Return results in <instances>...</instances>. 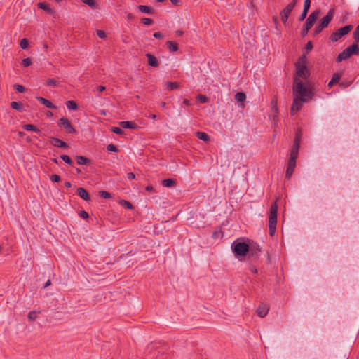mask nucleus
Returning <instances> with one entry per match:
<instances>
[{"instance_id":"nucleus-32","label":"nucleus","mask_w":359,"mask_h":359,"mask_svg":"<svg viewBox=\"0 0 359 359\" xmlns=\"http://www.w3.org/2000/svg\"><path fill=\"white\" fill-rule=\"evenodd\" d=\"M235 99L239 102H243L246 99V95L243 92H238L236 94Z\"/></svg>"},{"instance_id":"nucleus-51","label":"nucleus","mask_w":359,"mask_h":359,"mask_svg":"<svg viewBox=\"0 0 359 359\" xmlns=\"http://www.w3.org/2000/svg\"><path fill=\"white\" fill-rule=\"evenodd\" d=\"M97 34L99 36V38L105 39L107 38V34L103 30H97Z\"/></svg>"},{"instance_id":"nucleus-37","label":"nucleus","mask_w":359,"mask_h":359,"mask_svg":"<svg viewBox=\"0 0 359 359\" xmlns=\"http://www.w3.org/2000/svg\"><path fill=\"white\" fill-rule=\"evenodd\" d=\"M294 8V7L292 6V5L288 4L281 12L290 15Z\"/></svg>"},{"instance_id":"nucleus-8","label":"nucleus","mask_w":359,"mask_h":359,"mask_svg":"<svg viewBox=\"0 0 359 359\" xmlns=\"http://www.w3.org/2000/svg\"><path fill=\"white\" fill-rule=\"evenodd\" d=\"M58 126L60 127H63L67 133L72 134L76 133V129L72 125L69 120L66 117H62L60 119H59Z\"/></svg>"},{"instance_id":"nucleus-57","label":"nucleus","mask_w":359,"mask_h":359,"mask_svg":"<svg viewBox=\"0 0 359 359\" xmlns=\"http://www.w3.org/2000/svg\"><path fill=\"white\" fill-rule=\"evenodd\" d=\"M302 130L300 128H298L295 133V137L302 139Z\"/></svg>"},{"instance_id":"nucleus-28","label":"nucleus","mask_w":359,"mask_h":359,"mask_svg":"<svg viewBox=\"0 0 359 359\" xmlns=\"http://www.w3.org/2000/svg\"><path fill=\"white\" fill-rule=\"evenodd\" d=\"M38 6L39 8L47 11L48 13H53V9L49 6L48 4L44 2H40L38 4Z\"/></svg>"},{"instance_id":"nucleus-63","label":"nucleus","mask_w":359,"mask_h":359,"mask_svg":"<svg viewBox=\"0 0 359 359\" xmlns=\"http://www.w3.org/2000/svg\"><path fill=\"white\" fill-rule=\"evenodd\" d=\"M250 269L252 273H257V269L255 266H251Z\"/></svg>"},{"instance_id":"nucleus-60","label":"nucleus","mask_w":359,"mask_h":359,"mask_svg":"<svg viewBox=\"0 0 359 359\" xmlns=\"http://www.w3.org/2000/svg\"><path fill=\"white\" fill-rule=\"evenodd\" d=\"M96 89H97V90L99 93H102V92H103V91H104V90H105L106 88H105V86H97L96 87Z\"/></svg>"},{"instance_id":"nucleus-3","label":"nucleus","mask_w":359,"mask_h":359,"mask_svg":"<svg viewBox=\"0 0 359 359\" xmlns=\"http://www.w3.org/2000/svg\"><path fill=\"white\" fill-rule=\"evenodd\" d=\"M276 199L271 205L269 215V235L273 236L276 230L277 224V213H278V204Z\"/></svg>"},{"instance_id":"nucleus-55","label":"nucleus","mask_w":359,"mask_h":359,"mask_svg":"<svg viewBox=\"0 0 359 359\" xmlns=\"http://www.w3.org/2000/svg\"><path fill=\"white\" fill-rule=\"evenodd\" d=\"M79 216L84 219H88L89 217L88 213L85 210L80 211Z\"/></svg>"},{"instance_id":"nucleus-24","label":"nucleus","mask_w":359,"mask_h":359,"mask_svg":"<svg viewBox=\"0 0 359 359\" xmlns=\"http://www.w3.org/2000/svg\"><path fill=\"white\" fill-rule=\"evenodd\" d=\"M250 250L248 253L250 254L252 257L257 255L259 252H261V248L257 244L250 245Z\"/></svg>"},{"instance_id":"nucleus-47","label":"nucleus","mask_w":359,"mask_h":359,"mask_svg":"<svg viewBox=\"0 0 359 359\" xmlns=\"http://www.w3.org/2000/svg\"><path fill=\"white\" fill-rule=\"evenodd\" d=\"M107 151H111V152H117L118 151L117 147L113 144H110L107 145Z\"/></svg>"},{"instance_id":"nucleus-61","label":"nucleus","mask_w":359,"mask_h":359,"mask_svg":"<svg viewBox=\"0 0 359 359\" xmlns=\"http://www.w3.org/2000/svg\"><path fill=\"white\" fill-rule=\"evenodd\" d=\"M145 189L147 191H149V192H154V188L151 185H149V186L146 187Z\"/></svg>"},{"instance_id":"nucleus-62","label":"nucleus","mask_w":359,"mask_h":359,"mask_svg":"<svg viewBox=\"0 0 359 359\" xmlns=\"http://www.w3.org/2000/svg\"><path fill=\"white\" fill-rule=\"evenodd\" d=\"M272 111H274L276 114L273 115V116H277V114L278 113V107L276 106V102H275V105H274V107H273L272 109Z\"/></svg>"},{"instance_id":"nucleus-41","label":"nucleus","mask_w":359,"mask_h":359,"mask_svg":"<svg viewBox=\"0 0 359 359\" xmlns=\"http://www.w3.org/2000/svg\"><path fill=\"white\" fill-rule=\"evenodd\" d=\"M223 236V232L221 229L216 230L213 232L212 237L215 239L222 238Z\"/></svg>"},{"instance_id":"nucleus-56","label":"nucleus","mask_w":359,"mask_h":359,"mask_svg":"<svg viewBox=\"0 0 359 359\" xmlns=\"http://www.w3.org/2000/svg\"><path fill=\"white\" fill-rule=\"evenodd\" d=\"M307 14H308V12L303 10L302 14L299 17V19H298L299 21H300V22L303 21L306 18Z\"/></svg>"},{"instance_id":"nucleus-21","label":"nucleus","mask_w":359,"mask_h":359,"mask_svg":"<svg viewBox=\"0 0 359 359\" xmlns=\"http://www.w3.org/2000/svg\"><path fill=\"white\" fill-rule=\"evenodd\" d=\"M162 185L165 187H174L177 184V181L175 179H165L161 182Z\"/></svg>"},{"instance_id":"nucleus-25","label":"nucleus","mask_w":359,"mask_h":359,"mask_svg":"<svg viewBox=\"0 0 359 359\" xmlns=\"http://www.w3.org/2000/svg\"><path fill=\"white\" fill-rule=\"evenodd\" d=\"M341 76L338 73L334 74L330 81L328 83L327 86L331 88L334 84L339 83Z\"/></svg>"},{"instance_id":"nucleus-13","label":"nucleus","mask_w":359,"mask_h":359,"mask_svg":"<svg viewBox=\"0 0 359 359\" xmlns=\"http://www.w3.org/2000/svg\"><path fill=\"white\" fill-rule=\"evenodd\" d=\"M269 310V306L267 304L262 303L261 304L259 305L257 309V313L259 317L264 318L267 315Z\"/></svg>"},{"instance_id":"nucleus-44","label":"nucleus","mask_w":359,"mask_h":359,"mask_svg":"<svg viewBox=\"0 0 359 359\" xmlns=\"http://www.w3.org/2000/svg\"><path fill=\"white\" fill-rule=\"evenodd\" d=\"M141 22L144 24V25H150L153 24L154 21L151 18H143L141 19Z\"/></svg>"},{"instance_id":"nucleus-35","label":"nucleus","mask_w":359,"mask_h":359,"mask_svg":"<svg viewBox=\"0 0 359 359\" xmlns=\"http://www.w3.org/2000/svg\"><path fill=\"white\" fill-rule=\"evenodd\" d=\"M81 1L92 8H95L97 6V4L95 0H81Z\"/></svg>"},{"instance_id":"nucleus-7","label":"nucleus","mask_w":359,"mask_h":359,"mask_svg":"<svg viewBox=\"0 0 359 359\" xmlns=\"http://www.w3.org/2000/svg\"><path fill=\"white\" fill-rule=\"evenodd\" d=\"M353 26L352 25H348L341 27L330 35V39L333 42H337L341 37L348 34L353 29Z\"/></svg>"},{"instance_id":"nucleus-6","label":"nucleus","mask_w":359,"mask_h":359,"mask_svg":"<svg viewBox=\"0 0 359 359\" xmlns=\"http://www.w3.org/2000/svg\"><path fill=\"white\" fill-rule=\"evenodd\" d=\"M334 13V10L332 8L328 11L327 15L320 20L319 24L314 29L313 36L318 35L323 31V29L328 26L333 18Z\"/></svg>"},{"instance_id":"nucleus-48","label":"nucleus","mask_w":359,"mask_h":359,"mask_svg":"<svg viewBox=\"0 0 359 359\" xmlns=\"http://www.w3.org/2000/svg\"><path fill=\"white\" fill-rule=\"evenodd\" d=\"M197 99L201 102V103H206L208 101V97L205 95L199 94L197 96Z\"/></svg>"},{"instance_id":"nucleus-30","label":"nucleus","mask_w":359,"mask_h":359,"mask_svg":"<svg viewBox=\"0 0 359 359\" xmlns=\"http://www.w3.org/2000/svg\"><path fill=\"white\" fill-rule=\"evenodd\" d=\"M349 55L344 50L341 53H339L337 57V62H341V61L349 58Z\"/></svg>"},{"instance_id":"nucleus-64","label":"nucleus","mask_w":359,"mask_h":359,"mask_svg":"<svg viewBox=\"0 0 359 359\" xmlns=\"http://www.w3.org/2000/svg\"><path fill=\"white\" fill-rule=\"evenodd\" d=\"M175 34H176V35H177V36H182V35H183L184 32H183V31H182V30H177V31L175 32Z\"/></svg>"},{"instance_id":"nucleus-33","label":"nucleus","mask_w":359,"mask_h":359,"mask_svg":"<svg viewBox=\"0 0 359 359\" xmlns=\"http://www.w3.org/2000/svg\"><path fill=\"white\" fill-rule=\"evenodd\" d=\"M23 128L28 131H35L36 133L40 132V130L33 124H25L23 126Z\"/></svg>"},{"instance_id":"nucleus-52","label":"nucleus","mask_w":359,"mask_h":359,"mask_svg":"<svg viewBox=\"0 0 359 359\" xmlns=\"http://www.w3.org/2000/svg\"><path fill=\"white\" fill-rule=\"evenodd\" d=\"M15 88L18 93H24L25 91V88L20 84L15 85Z\"/></svg>"},{"instance_id":"nucleus-9","label":"nucleus","mask_w":359,"mask_h":359,"mask_svg":"<svg viewBox=\"0 0 359 359\" xmlns=\"http://www.w3.org/2000/svg\"><path fill=\"white\" fill-rule=\"evenodd\" d=\"M307 102V99L303 100L302 98H297V97H294L292 107H291V109H290L292 115H294L296 112L301 110V109L302 107V102Z\"/></svg>"},{"instance_id":"nucleus-39","label":"nucleus","mask_w":359,"mask_h":359,"mask_svg":"<svg viewBox=\"0 0 359 359\" xmlns=\"http://www.w3.org/2000/svg\"><path fill=\"white\" fill-rule=\"evenodd\" d=\"M21 65L23 67H27L32 65V59L29 57L25 58L22 60Z\"/></svg>"},{"instance_id":"nucleus-46","label":"nucleus","mask_w":359,"mask_h":359,"mask_svg":"<svg viewBox=\"0 0 359 359\" xmlns=\"http://www.w3.org/2000/svg\"><path fill=\"white\" fill-rule=\"evenodd\" d=\"M313 43L311 41H308L304 48L306 54H308L313 49Z\"/></svg>"},{"instance_id":"nucleus-59","label":"nucleus","mask_w":359,"mask_h":359,"mask_svg":"<svg viewBox=\"0 0 359 359\" xmlns=\"http://www.w3.org/2000/svg\"><path fill=\"white\" fill-rule=\"evenodd\" d=\"M127 176H128V179L129 180H134L135 178V175L133 173V172H128L127 174Z\"/></svg>"},{"instance_id":"nucleus-23","label":"nucleus","mask_w":359,"mask_h":359,"mask_svg":"<svg viewBox=\"0 0 359 359\" xmlns=\"http://www.w3.org/2000/svg\"><path fill=\"white\" fill-rule=\"evenodd\" d=\"M196 136L199 140H203L205 142H209L210 140V136L204 132L197 131V132H196Z\"/></svg>"},{"instance_id":"nucleus-10","label":"nucleus","mask_w":359,"mask_h":359,"mask_svg":"<svg viewBox=\"0 0 359 359\" xmlns=\"http://www.w3.org/2000/svg\"><path fill=\"white\" fill-rule=\"evenodd\" d=\"M296 167V161L293 159H289L287 163V167L285 172V178L290 180L294 171Z\"/></svg>"},{"instance_id":"nucleus-20","label":"nucleus","mask_w":359,"mask_h":359,"mask_svg":"<svg viewBox=\"0 0 359 359\" xmlns=\"http://www.w3.org/2000/svg\"><path fill=\"white\" fill-rule=\"evenodd\" d=\"M36 100L40 102L42 104L45 105L47 108L49 109H56V106H55L50 100L43 97H36Z\"/></svg>"},{"instance_id":"nucleus-42","label":"nucleus","mask_w":359,"mask_h":359,"mask_svg":"<svg viewBox=\"0 0 359 359\" xmlns=\"http://www.w3.org/2000/svg\"><path fill=\"white\" fill-rule=\"evenodd\" d=\"M99 195L100 196V197L103 198H110L111 197V194L108 192V191H100L99 192Z\"/></svg>"},{"instance_id":"nucleus-26","label":"nucleus","mask_w":359,"mask_h":359,"mask_svg":"<svg viewBox=\"0 0 359 359\" xmlns=\"http://www.w3.org/2000/svg\"><path fill=\"white\" fill-rule=\"evenodd\" d=\"M165 45L170 52H176L179 49L178 45L172 41H168Z\"/></svg>"},{"instance_id":"nucleus-45","label":"nucleus","mask_w":359,"mask_h":359,"mask_svg":"<svg viewBox=\"0 0 359 359\" xmlns=\"http://www.w3.org/2000/svg\"><path fill=\"white\" fill-rule=\"evenodd\" d=\"M37 318V313L36 311H30L28 314V318L30 321H34Z\"/></svg>"},{"instance_id":"nucleus-15","label":"nucleus","mask_w":359,"mask_h":359,"mask_svg":"<svg viewBox=\"0 0 359 359\" xmlns=\"http://www.w3.org/2000/svg\"><path fill=\"white\" fill-rule=\"evenodd\" d=\"M300 147V144L299 143H293V145L290 150V158L293 159V161H296L298 157L299 149Z\"/></svg>"},{"instance_id":"nucleus-14","label":"nucleus","mask_w":359,"mask_h":359,"mask_svg":"<svg viewBox=\"0 0 359 359\" xmlns=\"http://www.w3.org/2000/svg\"><path fill=\"white\" fill-rule=\"evenodd\" d=\"M300 147V144L299 143H293V145L290 150V158L293 159V161H296L298 157L299 149Z\"/></svg>"},{"instance_id":"nucleus-36","label":"nucleus","mask_w":359,"mask_h":359,"mask_svg":"<svg viewBox=\"0 0 359 359\" xmlns=\"http://www.w3.org/2000/svg\"><path fill=\"white\" fill-rule=\"evenodd\" d=\"M353 38L355 41V43H356L358 44V42H359V25H358L354 32H353Z\"/></svg>"},{"instance_id":"nucleus-40","label":"nucleus","mask_w":359,"mask_h":359,"mask_svg":"<svg viewBox=\"0 0 359 359\" xmlns=\"http://www.w3.org/2000/svg\"><path fill=\"white\" fill-rule=\"evenodd\" d=\"M46 85L48 86H57L58 85V81L54 79H48L46 81Z\"/></svg>"},{"instance_id":"nucleus-49","label":"nucleus","mask_w":359,"mask_h":359,"mask_svg":"<svg viewBox=\"0 0 359 359\" xmlns=\"http://www.w3.org/2000/svg\"><path fill=\"white\" fill-rule=\"evenodd\" d=\"M111 131L118 135L123 134V130L119 127H112Z\"/></svg>"},{"instance_id":"nucleus-1","label":"nucleus","mask_w":359,"mask_h":359,"mask_svg":"<svg viewBox=\"0 0 359 359\" xmlns=\"http://www.w3.org/2000/svg\"><path fill=\"white\" fill-rule=\"evenodd\" d=\"M293 93L294 97L303 100L307 99V101L311 100L314 95L310 83H306L304 86L302 81L297 77L294 78Z\"/></svg>"},{"instance_id":"nucleus-19","label":"nucleus","mask_w":359,"mask_h":359,"mask_svg":"<svg viewBox=\"0 0 359 359\" xmlns=\"http://www.w3.org/2000/svg\"><path fill=\"white\" fill-rule=\"evenodd\" d=\"M76 163L79 165H88L91 163V161L88 158L83 156H76Z\"/></svg>"},{"instance_id":"nucleus-11","label":"nucleus","mask_w":359,"mask_h":359,"mask_svg":"<svg viewBox=\"0 0 359 359\" xmlns=\"http://www.w3.org/2000/svg\"><path fill=\"white\" fill-rule=\"evenodd\" d=\"M50 143L53 146L59 148H67L68 144L59 138L51 137H50Z\"/></svg>"},{"instance_id":"nucleus-58","label":"nucleus","mask_w":359,"mask_h":359,"mask_svg":"<svg viewBox=\"0 0 359 359\" xmlns=\"http://www.w3.org/2000/svg\"><path fill=\"white\" fill-rule=\"evenodd\" d=\"M153 36L156 39L163 38V35L159 32L154 33Z\"/></svg>"},{"instance_id":"nucleus-29","label":"nucleus","mask_w":359,"mask_h":359,"mask_svg":"<svg viewBox=\"0 0 359 359\" xmlns=\"http://www.w3.org/2000/svg\"><path fill=\"white\" fill-rule=\"evenodd\" d=\"M165 85H166L167 88L169 90H173L177 89L180 86L179 83L171 82V81L166 82Z\"/></svg>"},{"instance_id":"nucleus-50","label":"nucleus","mask_w":359,"mask_h":359,"mask_svg":"<svg viewBox=\"0 0 359 359\" xmlns=\"http://www.w3.org/2000/svg\"><path fill=\"white\" fill-rule=\"evenodd\" d=\"M50 178L53 182H59L61 180L60 175L57 174L52 175Z\"/></svg>"},{"instance_id":"nucleus-53","label":"nucleus","mask_w":359,"mask_h":359,"mask_svg":"<svg viewBox=\"0 0 359 359\" xmlns=\"http://www.w3.org/2000/svg\"><path fill=\"white\" fill-rule=\"evenodd\" d=\"M310 6H311V0H305L303 10L309 12Z\"/></svg>"},{"instance_id":"nucleus-31","label":"nucleus","mask_w":359,"mask_h":359,"mask_svg":"<svg viewBox=\"0 0 359 359\" xmlns=\"http://www.w3.org/2000/svg\"><path fill=\"white\" fill-rule=\"evenodd\" d=\"M66 107L71 110H76L79 108L78 104L73 100H69L66 102Z\"/></svg>"},{"instance_id":"nucleus-17","label":"nucleus","mask_w":359,"mask_h":359,"mask_svg":"<svg viewBox=\"0 0 359 359\" xmlns=\"http://www.w3.org/2000/svg\"><path fill=\"white\" fill-rule=\"evenodd\" d=\"M146 57L148 59V65L154 67H158L159 62L157 58L151 53H147Z\"/></svg>"},{"instance_id":"nucleus-2","label":"nucleus","mask_w":359,"mask_h":359,"mask_svg":"<svg viewBox=\"0 0 359 359\" xmlns=\"http://www.w3.org/2000/svg\"><path fill=\"white\" fill-rule=\"evenodd\" d=\"M307 58L306 54H303L295 63L296 76L299 79H306L310 76V72L306 67Z\"/></svg>"},{"instance_id":"nucleus-16","label":"nucleus","mask_w":359,"mask_h":359,"mask_svg":"<svg viewBox=\"0 0 359 359\" xmlns=\"http://www.w3.org/2000/svg\"><path fill=\"white\" fill-rule=\"evenodd\" d=\"M77 194L84 201H89L90 200L88 192L82 187H79L76 190Z\"/></svg>"},{"instance_id":"nucleus-22","label":"nucleus","mask_w":359,"mask_h":359,"mask_svg":"<svg viewBox=\"0 0 359 359\" xmlns=\"http://www.w3.org/2000/svg\"><path fill=\"white\" fill-rule=\"evenodd\" d=\"M137 8L142 13H147V14H150V15L154 13V10L151 7H149L148 6L140 5L137 6Z\"/></svg>"},{"instance_id":"nucleus-54","label":"nucleus","mask_w":359,"mask_h":359,"mask_svg":"<svg viewBox=\"0 0 359 359\" xmlns=\"http://www.w3.org/2000/svg\"><path fill=\"white\" fill-rule=\"evenodd\" d=\"M280 16H281L282 22L284 24H286V22H287L288 18H289V15L283 13L281 12L280 13Z\"/></svg>"},{"instance_id":"nucleus-38","label":"nucleus","mask_w":359,"mask_h":359,"mask_svg":"<svg viewBox=\"0 0 359 359\" xmlns=\"http://www.w3.org/2000/svg\"><path fill=\"white\" fill-rule=\"evenodd\" d=\"M60 158L62 159L68 165H72L73 164V161L70 158V157L67 155H65V154H62L60 156Z\"/></svg>"},{"instance_id":"nucleus-4","label":"nucleus","mask_w":359,"mask_h":359,"mask_svg":"<svg viewBox=\"0 0 359 359\" xmlns=\"http://www.w3.org/2000/svg\"><path fill=\"white\" fill-rule=\"evenodd\" d=\"M231 250L236 257H244L250 250V247L248 243L243 242L241 239H237L232 243Z\"/></svg>"},{"instance_id":"nucleus-27","label":"nucleus","mask_w":359,"mask_h":359,"mask_svg":"<svg viewBox=\"0 0 359 359\" xmlns=\"http://www.w3.org/2000/svg\"><path fill=\"white\" fill-rule=\"evenodd\" d=\"M11 107L18 111L22 112L23 111V104L20 102H12Z\"/></svg>"},{"instance_id":"nucleus-12","label":"nucleus","mask_w":359,"mask_h":359,"mask_svg":"<svg viewBox=\"0 0 359 359\" xmlns=\"http://www.w3.org/2000/svg\"><path fill=\"white\" fill-rule=\"evenodd\" d=\"M344 50L350 57L352 55H359V46L356 43H353Z\"/></svg>"},{"instance_id":"nucleus-43","label":"nucleus","mask_w":359,"mask_h":359,"mask_svg":"<svg viewBox=\"0 0 359 359\" xmlns=\"http://www.w3.org/2000/svg\"><path fill=\"white\" fill-rule=\"evenodd\" d=\"M20 48L27 49L29 46V41L27 39H22L20 43Z\"/></svg>"},{"instance_id":"nucleus-5","label":"nucleus","mask_w":359,"mask_h":359,"mask_svg":"<svg viewBox=\"0 0 359 359\" xmlns=\"http://www.w3.org/2000/svg\"><path fill=\"white\" fill-rule=\"evenodd\" d=\"M320 14V10L317 9V10L313 11L309 15V17L306 20L305 23L304 24L302 29L301 30V32H300L301 36L302 38H304L307 35L309 31L311 29V27L313 26V25L316 22Z\"/></svg>"},{"instance_id":"nucleus-34","label":"nucleus","mask_w":359,"mask_h":359,"mask_svg":"<svg viewBox=\"0 0 359 359\" xmlns=\"http://www.w3.org/2000/svg\"><path fill=\"white\" fill-rule=\"evenodd\" d=\"M120 204L127 209H129V210L133 209V204L128 201L121 200L120 201Z\"/></svg>"},{"instance_id":"nucleus-18","label":"nucleus","mask_w":359,"mask_h":359,"mask_svg":"<svg viewBox=\"0 0 359 359\" xmlns=\"http://www.w3.org/2000/svg\"><path fill=\"white\" fill-rule=\"evenodd\" d=\"M119 125L123 128L136 129L138 128L137 124L134 121H121Z\"/></svg>"}]
</instances>
